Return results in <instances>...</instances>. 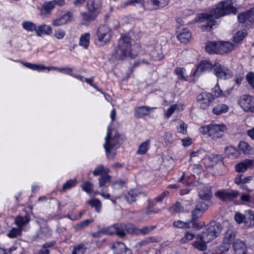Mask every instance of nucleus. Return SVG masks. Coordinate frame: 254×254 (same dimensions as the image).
<instances>
[{"instance_id":"1","label":"nucleus","mask_w":254,"mask_h":254,"mask_svg":"<svg viewBox=\"0 0 254 254\" xmlns=\"http://www.w3.org/2000/svg\"><path fill=\"white\" fill-rule=\"evenodd\" d=\"M235 0H227L218 3L209 13H203L198 14L195 18L196 22L203 23L201 25L206 29H210L216 24V19L231 13L236 12L234 4Z\"/></svg>"},{"instance_id":"2","label":"nucleus","mask_w":254,"mask_h":254,"mask_svg":"<svg viewBox=\"0 0 254 254\" xmlns=\"http://www.w3.org/2000/svg\"><path fill=\"white\" fill-rule=\"evenodd\" d=\"M222 230L219 223H210L205 231L196 236L195 240L192 243V247L199 251H205L207 249V244L217 237Z\"/></svg>"},{"instance_id":"3","label":"nucleus","mask_w":254,"mask_h":254,"mask_svg":"<svg viewBox=\"0 0 254 254\" xmlns=\"http://www.w3.org/2000/svg\"><path fill=\"white\" fill-rule=\"evenodd\" d=\"M127 36L122 37L119 41L118 46L112 54L113 57L117 60H123L128 58H134L140 51V46L137 44H132Z\"/></svg>"},{"instance_id":"4","label":"nucleus","mask_w":254,"mask_h":254,"mask_svg":"<svg viewBox=\"0 0 254 254\" xmlns=\"http://www.w3.org/2000/svg\"><path fill=\"white\" fill-rule=\"evenodd\" d=\"M227 129L225 124L215 123L201 126L199 128L202 134L213 140L222 138Z\"/></svg>"},{"instance_id":"5","label":"nucleus","mask_w":254,"mask_h":254,"mask_svg":"<svg viewBox=\"0 0 254 254\" xmlns=\"http://www.w3.org/2000/svg\"><path fill=\"white\" fill-rule=\"evenodd\" d=\"M111 130L110 127H108L106 136L105 138L104 146L108 158H113L116 154V150L120 146V136L119 134L116 135L113 138L110 137Z\"/></svg>"},{"instance_id":"6","label":"nucleus","mask_w":254,"mask_h":254,"mask_svg":"<svg viewBox=\"0 0 254 254\" xmlns=\"http://www.w3.org/2000/svg\"><path fill=\"white\" fill-rule=\"evenodd\" d=\"M112 35L111 29L106 25L98 27L96 30L95 43L99 47H102L109 43Z\"/></svg>"},{"instance_id":"7","label":"nucleus","mask_w":254,"mask_h":254,"mask_svg":"<svg viewBox=\"0 0 254 254\" xmlns=\"http://www.w3.org/2000/svg\"><path fill=\"white\" fill-rule=\"evenodd\" d=\"M126 231L127 230L125 225L115 224L106 228L102 231L95 233L93 235L95 237H99L101 233H103L107 235L116 234L120 237H123L125 236Z\"/></svg>"},{"instance_id":"8","label":"nucleus","mask_w":254,"mask_h":254,"mask_svg":"<svg viewBox=\"0 0 254 254\" xmlns=\"http://www.w3.org/2000/svg\"><path fill=\"white\" fill-rule=\"evenodd\" d=\"M87 6L88 12L82 13L83 18L86 20L94 19L99 13L100 3H95L93 0H89Z\"/></svg>"},{"instance_id":"9","label":"nucleus","mask_w":254,"mask_h":254,"mask_svg":"<svg viewBox=\"0 0 254 254\" xmlns=\"http://www.w3.org/2000/svg\"><path fill=\"white\" fill-rule=\"evenodd\" d=\"M239 104L245 112L254 113V97L251 95H244L239 99Z\"/></svg>"},{"instance_id":"10","label":"nucleus","mask_w":254,"mask_h":254,"mask_svg":"<svg viewBox=\"0 0 254 254\" xmlns=\"http://www.w3.org/2000/svg\"><path fill=\"white\" fill-rule=\"evenodd\" d=\"M213 71L214 74L221 79H229L232 75V73L230 69L218 63L214 64Z\"/></svg>"},{"instance_id":"11","label":"nucleus","mask_w":254,"mask_h":254,"mask_svg":"<svg viewBox=\"0 0 254 254\" xmlns=\"http://www.w3.org/2000/svg\"><path fill=\"white\" fill-rule=\"evenodd\" d=\"M214 97L210 93L203 92L199 94L197 96V101L200 108L205 109L210 105L214 100Z\"/></svg>"},{"instance_id":"12","label":"nucleus","mask_w":254,"mask_h":254,"mask_svg":"<svg viewBox=\"0 0 254 254\" xmlns=\"http://www.w3.org/2000/svg\"><path fill=\"white\" fill-rule=\"evenodd\" d=\"M213 65L214 64H212L208 60L202 61L197 65L195 70L192 74V76L194 77H198L204 72L208 71L211 69L213 70Z\"/></svg>"},{"instance_id":"13","label":"nucleus","mask_w":254,"mask_h":254,"mask_svg":"<svg viewBox=\"0 0 254 254\" xmlns=\"http://www.w3.org/2000/svg\"><path fill=\"white\" fill-rule=\"evenodd\" d=\"M239 192L235 190H221L217 191L215 195L223 201H230L236 198Z\"/></svg>"},{"instance_id":"14","label":"nucleus","mask_w":254,"mask_h":254,"mask_svg":"<svg viewBox=\"0 0 254 254\" xmlns=\"http://www.w3.org/2000/svg\"><path fill=\"white\" fill-rule=\"evenodd\" d=\"M177 32L178 39L181 42L187 44L190 42L191 39V33L189 29L186 27H179Z\"/></svg>"},{"instance_id":"15","label":"nucleus","mask_w":254,"mask_h":254,"mask_svg":"<svg viewBox=\"0 0 254 254\" xmlns=\"http://www.w3.org/2000/svg\"><path fill=\"white\" fill-rule=\"evenodd\" d=\"M72 17V13L69 11H68L63 14L62 16L53 19L52 21V25L54 27H58L64 25L71 21Z\"/></svg>"},{"instance_id":"16","label":"nucleus","mask_w":254,"mask_h":254,"mask_svg":"<svg viewBox=\"0 0 254 254\" xmlns=\"http://www.w3.org/2000/svg\"><path fill=\"white\" fill-rule=\"evenodd\" d=\"M111 249L114 254H131V251L126 247L125 245L119 242L113 243Z\"/></svg>"},{"instance_id":"17","label":"nucleus","mask_w":254,"mask_h":254,"mask_svg":"<svg viewBox=\"0 0 254 254\" xmlns=\"http://www.w3.org/2000/svg\"><path fill=\"white\" fill-rule=\"evenodd\" d=\"M254 166L253 159H245L243 161L238 163L235 167L237 172L242 173L245 172L248 169L252 168Z\"/></svg>"},{"instance_id":"18","label":"nucleus","mask_w":254,"mask_h":254,"mask_svg":"<svg viewBox=\"0 0 254 254\" xmlns=\"http://www.w3.org/2000/svg\"><path fill=\"white\" fill-rule=\"evenodd\" d=\"M145 195V193L144 192L135 189L129 190L127 194L125 195V197L127 201L130 203L135 201L139 196Z\"/></svg>"},{"instance_id":"19","label":"nucleus","mask_w":254,"mask_h":254,"mask_svg":"<svg viewBox=\"0 0 254 254\" xmlns=\"http://www.w3.org/2000/svg\"><path fill=\"white\" fill-rule=\"evenodd\" d=\"M238 18L240 23H246L248 24L249 22H254V11H248L241 13L238 15Z\"/></svg>"},{"instance_id":"20","label":"nucleus","mask_w":254,"mask_h":254,"mask_svg":"<svg viewBox=\"0 0 254 254\" xmlns=\"http://www.w3.org/2000/svg\"><path fill=\"white\" fill-rule=\"evenodd\" d=\"M52 32V28L50 25L42 24L36 26V33L38 36L50 35Z\"/></svg>"},{"instance_id":"21","label":"nucleus","mask_w":254,"mask_h":254,"mask_svg":"<svg viewBox=\"0 0 254 254\" xmlns=\"http://www.w3.org/2000/svg\"><path fill=\"white\" fill-rule=\"evenodd\" d=\"M235 45L229 42H218V54H223L231 52Z\"/></svg>"},{"instance_id":"22","label":"nucleus","mask_w":254,"mask_h":254,"mask_svg":"<svg viewBox=\"0 0 254 254\" xmlns=\"http://www.w3.org/2000/svg\"><path fill=\"white\" fill-rule=\"evenodd\" d=\"M30 220V217L28 215L24 217L18 216L15 218L14 222L17 227L22 231L24 230V227L29 223Z\"/></svg>"},{"instance_id":"23","label":"nucleus","mask_w":254,"mask_h":254,"mask_svg":"<svg viewBox=\"0 0 254 254\" xmlns=\"http://www.w3.org/2000/svg\"><path fill=\"white\" fill-rule=\"evenodd\" d=\"M54 3L53 1L45 2L42 6L40 11V14L43 17H47L51 13V10L54 7Z\"/></svg>"},{"instance_id":"24","label":"nucleus","mask_w":254,"mask_h":254,"mask_svg":"<svg viewBox=\"0 0 254 254\" xmlns=\"http://www.w3.org/2000/svg\"><path fill=\"white\" fill-rule=\"evenodd\" d=\"M184 109V105L181 103L172 105L165 112V116L169 118L176 111H181Z\"/></svg>"},{"instance_id":"25","label":"nucleus","mask_w":254,"mask_h":254,"mask_svg":"<svg viewBox=\"0 0 254 254\" xmlns=\"http://www.w3.org/2000/svg\"><path fill=\"white\" fill-rule=\"evenodd\" d=\"M150 140L149 139H147L140 144L138 146L136 153L138 155L145 154L150 148Z\"/></svg>"},{"instance_id":"26","label":"nucleus","mask_w":254,"mask_h":254,"mask_svg":"<svg viewBox=\"0 0 254 254\" xmlns=\"http://www.w3.org/2000/svg\"><path fill=\"white\" fill-rule=\"evenodd\" d=\"M228 106L225 104H218L212 109V113L216 115H219L226 113L228 110Z\"/></svg>"},{"instance_id":"27","label":"nucleus","mask_w":254,"mask_h":254,"mask_svg":"<svg viewBox=\"0 0 254 254\" xmlns=\"http://www.w3.org/2000/svg\"><path fill=\"white\" fill-rule=\"evenodd\" d=\"M90 34L89 33H85L81 34L79 41V45L86 49L89 45Z\"/></svg>"},{"instance_id":"28","label":"nucleus","mask_w":254,"mask_h":254,"mask_svg":"<svg viewBox=\"0 0 254 254\" xmlns=\"http://www.w3.org/2000/svg\"><path fill=\"white\" fill-rule=\"evenodd\" d=\"M206 51L209 54H218V42H208L205 46Z\"/></svg>"},{"instance_id":"29","label":"nucleus","mask_w":254,"mask_h":254,"mask_svg":"<svg viewBox=\"0 0 254 254\" xmlns=\"http://www.w3.org/2000/svg\"><path fill=\"white\" fill-rule=\"evenodd\" d=\"M198 194L200 198L202 199L208 200L212 196L211 188L208 187H203L199 190Z\"/></svg>"},{"instance_id":"30","label":"nucleus","mask_w":254,"mask_h":254,"mask_svg":"<svg viewBox=\"0 0 254 254\" xmlns=\"http://www.w3.org/2000/svg\"><path fill=\"white\" fill-rule=\"evenodd\" d=\"M236 233L232 229H229L225 233L223 242L231 245L233 240L235 239Z\"/></svg>"},{"instance_id":"31","label":"nucleus","mask_w":254,"mask_h":254,"mask_svg":"<svg viewBox=\"0 0 254 254\" xmlns=\"http://www.w3.org/2000/svg\"><path fill=\"white\" fill-rule=\"evenodd\" d=\"M87 203L91 207L94 208L96 212L100 213L101 212L102 205L99 199L97 198H92L88 200L87 201Z\"/></svg>"},{"instance_id":"32","label":"nucleus","mask_w":254,"mask_h":254,"mask_svg":"<svg viewBox=\"0 0 254 254\" xmlns=\"http://www.w3.org/2000/svg\"><path fill=\"white\" fill-rule=\"evenodd\" d=\"M225 154L229 158L234 159L238 158L240 153L236 148L233 146H229L225 148Z\"/></svg>"},{"instance_id":"33","label":"nucleus","mask_w":254,"mask_h":254,"mask_svg":"<svg viewBox=\"0 0 254 254\" xmlns=\"http://www.w3.org/2000/svg\"><path fill=\"white\" fill-rule=\"evenodd\" d=\"M245 224L248 227L254 226V212L253 211L248 210L246 211Z\"/></svg>"},{"instance_id":"34","label":"nucleus","mask_w":254,"mask_h":254,"mask_svg":"<svg viewBox=\"0 0 254 254\" xmlns=\"http://www.w3.org/2000/svg\"><path fill=\"white\" fill-rule=\"evenodd\" d=\"M72 68L68 67H60L59 72L69 75L80 81H83L84 77L81 75L72 73Z\"/></svg>"},{"instance_id":"35","label":"nucleus","mask_w":254,"mask_h":254,"mask_svg":"<svg viewBox=\"0 0 254 254\" xmlns=\"http://www.w3.org/2000/svg\"><path fill=\"white\" fill-rule=\"evenodd\" d=\"M150 108L148 106H141L137 107L135 110L134 115L137 118L141 117L144 115H147Z\"/></svg>"},{"instance_id":"36","label":"nucleus","mask_w":254,"mask_h":254,"mask_svg":"<svg viewBox=\"0 0 254 254\" xmlns=\"http://www.w3.org/2000/svg\"><path fill=\"white\" fill-rule=\"evenodd\" d=\"M239 147L245 154H251L254 152L250 145L245 141H241L239 143Z\"/></svg>"},{"instance_id":"37","label":"nucleus","mask_w":254,"mask_h":254,"mask_svg":"<svg viewBox=\"0 0 254 254\" xmlns=\"http://www.w3.org/2000/svg\"><path fill=\"white\" fill-rule=\"evenodd\" d=\"M175 73L180 80L185 81H188L189 80V77L186 75L185 68L177 67L175 69Z\"/></svg>"},{"instance_id":"38","label":"nucleus","mask_w":254,"mask_h":254,"mask_svg":"<svg viewBox=\"0 0 254 254\" xmlns=\"http://www.w3.org/2000/svg\"><path fill=\"white\" fill-rule=\"evenodd\" d=\"M81 188L82 190L86 192L89 196L92 195L93 192V184L89 182L86 181L84 182L81 185Z\"/></svg>"},{"instance_id":"39","label":"nucleus","mask_w":254,"mask_h":254,"mask_svg":"<svg viewBox=\"0 0 254 254\" xmlns=\"http://www.w3.org/2000/svg\"><path fill=\"white\" fill-rule=\"evenodd\" d=\"M195 237V233L190 231H187L184 236L180 239V243L186 244L192 240Z\"/></svg>"},{"instance_id":"40","label":"nucleus","mask_w":254,"mask_h":254,"mask_svg":"<svg viewBox=\"0 0 254 254\" xmlns=\"http://www.w3.org/2000/svg\"><path fill=\"white\" fill-rule=\"evenodd\" d=\"M109 172V169L103 165H99L95 168L93 172V175L95 176L98 175H104Z\"/></svg>"},{"instance_id":"41","label":"nucleus","mask_w":254,"mask_h":254,"mask_svg":"<svg viewBox=\"0 0 254 254\" xmlns=\"http://www.w3.org/2000/svg\"><path fill=\"white\" fill-rule=\"evenodd\" d=\"M22 26L24 29L28 32H36V25L31 21H25L23 22L22 23Z\"/></svg>"},{"instance_id":"42","label":"nucleus","mask_w":254,"mask_h":254,"mask_svg":"<svg viewBox=\"0 0 254 254\" xmlns=\"http://www.w3.org/2000/svg\"><path fill=\"white\" fill-rule=\"evenodd\" d=\"M213 92L214 93V97L215 96L216 97L226 96L230 93L229 90L222 91L217 84L213 88Z\"/></svg>"},{"instance_id":"43","label":"nucleus","mask_w":254,"mask_h":254,"mask_svg":"<svg viewBox=\"0 0 254 254\" xmlns=\"http://www.w3.org/2000/svg\"><path fill=\"white\" fill-rule=\"evenodd\" d=\"M142 7L147 10H156L155 0H142Z\"/></svg>"},{"instance_id":"44","label":"nucleus","mask_w":254,"mask_h":254,"mask_svg":"<svg viewBox=\"0 0 254 254\" xmlns=\"http://www.w3.org/2000/svg\"><path fill=\"white\" fill-rule=\"evenodd\" d=\"M111 179V176L108 174L101 176L99 179V187L101 188L106 186V185L109 183Z\"/></svg>"},{"instance_id":"45","label":"nucleus","mask_w":254,"mask_h":254,"mask_svg":"<svg viewBox=\"0 0 254 254\" xmlns=\"http://www.w3.org/2000/svg\"><path fill=\"white\" fill-rule=\"evenodd\" d=\"M204 207L202 209L199 208V205H196L195 209L192 212L193 219H196L201 217L204 212L206 210V206L203 205Z\"/></svg>"},{"instance_id":"46","label":"nucleus","mask_w":254,"mask_h":254,"mask_svg":"<svg viewBox=\"0 0 254 254\" xmlns=\"http://www.w3.org/2000/svg\"><path fill=\"white\" fill-rule=\"evenodd\" d=\"M65 36V31L62 28H58L54 30V36L57 40H62Z\"/></svg>"},{"instance_id":"47","label":"nucleus","mask_w":254,"mask_h":254,"mask_svg":"<svg viewBox=\"0 0 254 254\" xmlns=\"http://www.w3.org/2000/svg\"><path fill=\"white\" fill-rule=\"evenodd\" d=\"M76 179H71L66 181L63 186L62 190L65 191L74 187L77 184Z\"/></svg>"},{"instance_id":"48","label":"nucleus","mask_w":254,"mask_h":254,"mask_svg":"<svg viewBox=\"0 0 254 254\" xmlns=\"http://www.w3.org/2000/svg\"><path fill=\"white\" fill-rule=\"evenodd\" d=\"M21 231L18 227H13L9 230L7 235L10 238H14L20 235Z\"/></svg>"},{"instance_id":"49","label":"nucleus","mask_w":254,"mask_h":254,"mask_svg":"<svg viewBox=\"0 0 254 254\" xmlns=\"http://www.w3.org/2000/svg\"><path fill=\"white\" fill-rule=\"evenodd\" d=\"M247 35V33L245 30L239 31L236 34L234 37V41L236 43H238L242 41Z\"/></svg>"},{"instance_id":"50","label":"nucleus","mask_w":254,"mask_h":254,"mask_svg":"<svg viewBox=\"0 0 254 254\" xmlns=\"http://www.w3.org/2000/svg\"><path fill=\"white\" fill-rule=\"evenodd\" d=\"M55 244V242L54 241H51L44 244L38 254H49L48 248L53 246Z\"/></svg>"},{"instance_id":"51","label":"nucleus","mask_w":254,"mask_h":254,"mask_svg":"<svg viewBox=\"0 0 254 254\" xmlns=\"http://www.w3.org/2000/svg\"><path fill=\"white\" fill-rule=\"evenodd\" d=\"M142 0H129L124 3V6L132 5L134 6L142 7Z\"/></svg>"},{"instance_id":"52","label":"nucleus","mask_w":254,"mask_h":254,"mask_svg":"<svg viewBox=\"0 0 254 254\" xmlns=\"http://www.w3.org/2000/svg\"><path fill=\"white\" fill-rule=\"evenodd\" d=\"M174 227L178 228H189L190 223L181 220L176 221L173 223Z\"/></svg>"},{"instance_id":"53","label":"nucleus","mask_w":254,"mask_h":254,"mask_svg":"<svg viewBox=\"0 0 254 254\" xmlns=\"http://www.w3.org/2000/svg\"><path fill=\"white\" fill-rule=\"evenodd\" d=\"M92 221V220L87 219L76 225L75 227V228L77 231H80L83 229L84 228H85V227H86L89 224L91 223Z\"/></svg>"},{"instance_id":"54","label":"nucleus","mask_w":254,"mask_h":254,"mask_svg":"<svg viewBox=\"0 0 254 254\" xmlns=\"http://www.w3.org/2000/svg\"><path fill=\"white\" fill-rule=\"evenodd\" d=\"M187 128L188 127L186 124L184 123H181L177 127V132L180 133H182L183 134H186L187 133Z\"/></svg>"},{"instance_id":"55","label":"nucleus","mask_w":254,"mask_h":254,"mask_svg":"<svg viewBox=\"0 0 254 254\" xmlns=\"http://www.w3.org/2000/svg\"><path fill=\"white\" fill-rule=\"evenodd\" d=\"M86 249L83 245H79L74 248L72 254H84Z\"/></svg>"},{"instance_id":"56","label":"nucleus","mask_w":254,"mask_h":254,"mask_svg":"<svg viewBox=\"0 0 254 254\" xmlns=\"http://www.w3.org/2000/svg\"><path fill=\"white\" fill-rule=\"evenodd\" d=\"M235 220L238 224H241L243 222L245 223V214L244 215L239 212L236 213L235 215Z\"/></svg>"},{"instance_id":"57","label":"nucleus","mask_w":254,"mask_h":254,"mask_svg":"<svg viewBox=\"0 0 254 254\" xmlns=\"http://www.w3.org/2000/svg\"><path fill=\"white\" fill-rule=\"evenodd\" d=\"M170 0H155V5L156 6L157 9L160 7H163L166 6Z\"/></svg>"},{"instance_id":"58","label":"nucleus","mask_w":254,"mask_h":254,"mask_svg":"<svg viewBox=\"0 0 254 254\" xmlns=\"http://www.w3.org/2000/svg\"><path fill=\"white\" fill-rule=\"evenodd\" d=\"M246 80L251 86L254 88V73L249 72L246 75Z\"/></svg>"},{"instance_id":"59","label":"nucleus","mask_w":254,"mask_h":254,"mask_svg":"<svg viewBox=\"0 0 254 254\" xmlns=\"http://www.w3.org/2000/svg\"><path fill=\"white\" fill-rule=\"evenodd\" d=\"M126 186V183L125 181L122 180H118L116 182H114L113 183L112 187L114 189H119L121 188H123Z\"/></svg>"},{"instance_id":"60","label":"nucleus","mask_w":254,"mask_h":254,"mask_svg":"<svg viewBox=\"0 0 254 254\" xmlns=\"http://www.w3.org/2000/svg\"><path fill=\"white\" fill-rule=\"evenodd\" d=\"M169 191H165L163 192H162L161 194L158 195L157 197H156L155 200L157 202H161L163 201V200L165 197L169 195Z\"/></svg>"},{"instance_id":"61","label":"nucleus","mask_w":254,"mask_h":254,"mask_svg":"<svg viewBox=\"0 0 254 254\" xmlns=\"http://www.w3.org/2000/svg\"><path fill=\"white\" fill-rule=\"evenodd\" d=\"M182 208L180 203H177L170 208V211L171 212H180L182 210Z\"/></svg>"},{"instance_id":"62","label":"nucleus","mask_w":254,"mask_h":254,"mask_svg":"<svg viewBox=\"0 0 254 254\" xmlns=\"http://www.w3.org/2000/svg\"><path fill=\"white\" fill-rule=\"evenodd\" d=\"M181 141L184 146H188L192 143V139L190 137L182 139Z\"/></svg>"},{"instance_id":"63","label":"nucleus","mask_w":254,"mask_h":254,"mask_svg":"<svg viewBox=\"0 0 254 254\" xmlns=\"http://www.w3.org/2000/svg\"><path fill=\"white\" fill-rule=\"evenodd\" d=\"M154 227L146 226V227H145L142 228L140 230V232L143 234H147V233H149L150 232H151L152 230H153L154 229Z\"/></svg>"},{"instance_id":"64","label":"nucleus","mask_w":254,"mask_h":254,"mask_svg":"<svg viewBox=\"0 0 254 254\" xmlns=\"http://www.w3.org/2000/svg\"><path fill=\"white\" fill-rule=\"evenodd\" d=\"M47 66H46L43 64H36V67H35V70H36L38 72H40V71H44L45 70H47Z\"/></svg>"}]
</instances>
